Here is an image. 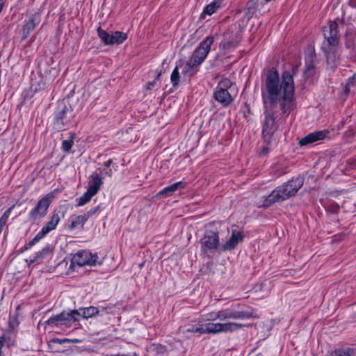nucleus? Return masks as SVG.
<instances>
[{"instance_id": "53", "label": "nucleus", "mask_w": 356, "mask_h": 356, "mask_svg": "<svg viewBox=\"0 0 356 356\" xmlns=\"http://www.w3.org/2000/svg\"><path fill=\"white\" fill-rule=\"evenodd\" d=\"M355 356H356V354H355Z\"/></svg>"}, {"instance_id": "11", "label": "nucleus", "mask_w": 356, "mask_h": 356, "mask_svg": "<svg viewBox=\"0 0 356 356\" xmlns=\"http://www.w3.org/2000/svg\"><path fill=\"white\" fill-rule=\"evenodd\" d=\"M246 325L235 322L228 323H207V334H216L221 332H233L241 329Z\"/></svg>"}, {"instance_id": "34", "label": "nucleus", "mask_w": 356, "mask_h": 356, "mask_svg": "<svg viewBox=\"0 0 356 356\" xmlns=\"http://www.w3.org/2000/svg\"><path fill=\"white\" fill-rule=\"evenodd\" d=\"M229 309H221L218 311V319L220 321H225L227 319H229Z\"/></svg>"}, {"instance_id": "46", "label": "nucleus", "mask_w": 356, "mask_h": 356, "mask_svg": "<svg viewBox=\"0 0 356 356\" xmlns=\"http://www.w3.org/2000/svg\"><path fill=\"white\" fill-rule=\"evenodd\" d=\"M113 163V160L109 159L103 163V166L106 168H110L111 165Z\"/></svg>"}, {"instance_id": "32", "label": "nucleus", "mask_w": 356, "mask_h": 356, "mask_svg": "<svg viewBox=\"0 0 356 356\" xmlns=\"http://www.w3.org/2000/svg\"><path fill=\"white\" fill-rule=\"evenodd\" d=\"M10 333L7 332L0 337V348L5 345L10 346Z\"/></svg>"}, {"instance_id": "10", "label": "nucleus", "mask_w": 356, "mask_h": 356, "mask_svg": "<svg viewBox=\"0 0 356 356\" xmlns=\"http://www.w3.org/2000/svg\"><path fill=\"white\" fill-rule=\"evenodd\" d=\"M97 32L105 45L120 44L127 39V34L122 31H115L109 33L99 26Z\"/></svg>"}, {"instance_id": "50", "label": "nucleus", "mask_w": 356, "mask_h": 356, "mask_svg": "<svg viewBox=\"0 0 356 356\" xmlns=\"http://www.w3.org/2000/svg\"><path fill=\"white\" fill-rule=\"evenodd\" d=\"M30 248L27 246V244L24 245V247L22 249L21 252H24L25 250H29Z\"/></svg>"}, {"instance_id": "25", "label": "nucleus", "mask_w": 356, "mask_h": 356, "mask_svg": "<svg viewBox=\"0 0 356 356\" xmlns=\"http://www.w3.org/2000/svg\"><path fill=\"white\" fill-rule=\"evenodd\" d=\"M250 317L251 315L247 312L229 310V319H247Z\"/></svg>"}, {"instance_id": "44", "label": "nucleus", "mask_w": 356, "mask_h": 356, "mask_svg": "<svg viewBox=\"0 0 356 356\" xmlns=\"http://www.w3.org/2000/svg\"><path fill=\"white\" fill-rule=\"evenodd\" d=\"M70 341V339H54L50 341V343L63 344Z\"/></svg>"}, {"instance_id": "45", "label": "nucleus", "mask_w": 356, "mask_h": 356, "mask_svg": "<svg viewBox=\"0 0 356 356\" xmlns=\"http://www.w3.org/2000/svg\"><path fill=\"white\" fill-rule=\"evenodd\" d=\"M102 177H103L104 174L109 177H111L113 175V171H112V169H111V168H106L104 167V168H102Z\"/></svg>"}, {"instance_id": "28", "label": "nucleus", "mask_w": 356, "mask_h": 356, "mask_svg": "<svg viewBox=\"0 0 356 356\" xmlns=\"http://www.w3.org/2000/svg\"><path fill=\"white\" fill-rule=\"evenodd\" d=\"M355 88H356V74L348 79L344 92L346 94H349L354 92Z\"/></svg>"}, {"instance_id": "18", "label": "nucleus", "mask_w": 356, "mask_h": 356, "mask_svg": "<svg viewBox=\"0 0 356 356\" xmlns=\"http://www.w3.org/2000/svg\"><path fill=\"white\" fill-rule=\"evenodd\" d=\"M243 239V234L241 232L234 230L230 238L222 245L221 249L223 251L232 250L234 249L238 243L241 242Z\"/></svg>"}, {"instance_id": "39", "label": "nucleus", "mask_w": 356, "mask_h": 356, "mask_svg": "<svg viewBox=\"0 0 356 356\" xmlns=\"http://www.w3.org/2000/svg\"><path fill=\"white\" fill-rule=\"evenodd\" d=\"M256 6V2L253 0L249 1L246 4V15H249L250 14H252L254 12Z\"/></svg>"}, {"instance_id": "12", "label": "nucleus", "mask_w": 356, "mask_h": 356, "mask_svg": "<svg viewBox=\"0 0 356 356\" xmlns=\"http://www.w3.org/2000/svg\"><path fill=\"white\" fill-rule=\"evenodd\" d=\"M200 243L201 251L204 254L216 250L220 245L218 233L213 231L207 232L201 239Z\"/></svg>"}, {"instance_id": "42", "label": "nucleus", "mask_w": 356, "mask_h": 356, "mask_svg": "<svg viewBox=\"0 0 356 356\" xmlns=\"http://www.w3.org/2000/svg\"><path fill=\"white\" fill-rule=\"evenodd\" d=\"M161 71L157 73V76H156V78L154 79V80L152 82H149L147 83V90H151L154 86V85L156 84V83L159 80V78L161 75Z\"/></svg>"}, {"instance_id": "49", "label": "nucleus", "mask_w": 356, "mask_h": 356, "mask_svg": "<svg viewBox=\"0 0 356 356\" xmlns=\"http://www.w3.org/2000/svg\"><path fill=\"white\" fill-rule=\"evenodd\" d=\"M349 5L352 8H356V0H349Z\"/></svg>"}, {"instance_id": "20", "label": "nucleus", "mask_w": 356, "mask_h": 356, "mask_svg": "<svg viewBox=\"0 0 356 356\" xmlns=\"http://www.w3.org/2000/svg\"><path fill=\"white\" fill-rule=\"evenodd\" d=\"M53 253V248L48 245L42 248L40 251L35 253L33 258L30 259V264L33 263H41L44 259L50 257Z\"/></svg>"}, {"instance_id": "51", "label": "nucleus", "mask_w": 356, "mask_h": 356, "mask_svg": "<svg viewBox=\"0 0 356 356\" xmlns=\"http://www.w3.org/2000/svg\"><path fill=\"white\" fill-rule=\"evenodd\" d=\"M70 342H72V343H79V342H80V340H79V339H76L70 340Z\"/></svg>"}, {"instance_id": "7", "label": "nucleus", "mask_w": 356, "mask_h": 356, "mask_svg": "<svg viewBox=\"0 0 356 356\" xmlns=\"http://www.w3.org/2000/svg\"><path fill=\"white\" fill-rule=\"evenodd\" d=\"M213 42V36H207L200 43L187 62L186 65L190 69H194L203 63L209 53Z\"/></svg>"}, {"instance_id": "14", "label": "nucleus", "mask_w": 356, "mask_h": 356, "mask_svg": "<svg viewBox=\"0 0 356 356\" xmlns=\"http://www.w3.org/2000/svg\"><path fill=\"white\" fill-rule=\"evenodd\" d=\"M41 15L38 12H35L29 16L27 20H25L22 26V35L23 40L26 39L30 34L33 31L35 27L40 23Z\"/></svg>"}, {"instance_id": "9", "label": "nucleus", "mask_w": 356, "mask_h": 356, "mask_svg": "<svg viewBox=\"0 0 356 356\" xmlns=\"http://www.w3.org/2000/svg\"><path fill=\"white\" fill-rule=\"evenodd\" d=\"M53 198L54 194L52 193H48L41 198L31 211L29 213L30 220L35 221L44 217L47 213Z\"/></svg>"}, {"instance_id": "24", "label": "nucleus", "mask_w": 356, "mask_h": 356, "mask_svg": "<svg viewBox=\"0 0 356 356\" xmlns=\"http://www.w3.org/2000/svg\"><path fill=\"white\" fill-rule=\"evenodd\" d=\"M87 220H88L84 216V214L74 216L72 218V221L70 225V228L72 229H74L76 227L82 228Z\"/></svg>"}, {"instance_id": "17", "label": "nucleus", "mask_w": 356, "mask_h": 356, "mask_svg": "<svg viewBox=\"0 0 356 356\" xmlns=\"http://www.w3.org/2000/svg\"><path fill=\"white\" fill-rule=\"evenodd\" d=\"M327 134L328 131L326 130L318 131L310 133L304 138H302L300 140L299 144L301 146H304L317 142L318 140H321L327 136Z\"/></svg>"}, {"instance_id": "40", "label": "nucleus", "mask_w": 356, "mask_h": 356, "mask_svg": "<svg viewBox=\"0 0 356 356\" xmlns=\"http://www.w3.org/2000/svg\"><path fill=\"white\" fill-rule=\"evenodd\" d=\"M100 209L99 206H97L94 208H92L89 211H88L86 213H83L87 220H88L90 218L95 215Z\"/></svg>"}, {"instance_id": "35", "label": "nucleus", "mask_w": 356, "mask_h": 356, "mask_svg": "<svg viewBox=\"0 0 356 356\" xmlns=\"http://www.w3.org/2000/svg\"><path fill=\"white\" fill-rule=\"evenodd\" d=\"M315 74V68L314 65H309L307 67L306 70H305L304 75L306 79H310L314 76Z\"/></svg>"}, {"instance_id": "26", "label": "nucleus", "mask_w": 356, "mask_h": 356, "mask_svg": "<svg viewBox=\"0 0 356 356\" xmlns=\"http://www.w3.org/2000/svg\"><path fill=\"white\" fill-rule=\"evenodd\" d=\"M356 350L353 348L337 349L329 356H355Z\"/></svg>"}, {"instance_id": "23", "label": "nucleus", "mask_w": 356, "mask_h": 356, "mask_svg": "<svg viewBox=\"0 0 356 356\" xmlns=\"http://www.w3.org/2000/svg\"><path fill=\"white\" fill-rule=\"evenodd\" d=\"M186 183L183 181H179L171 184L168 186L165 187L163 190L159 192L160 195H165V197L171 195V194L176 191L179 188H184Z\"/></svg>"}, {"instance_id": "29", "label": "nucleus", "mask_w": 356, "mask_h": 356, "mask_svg": "<svg viewBox=\"0 0 356 356\" xmlns=\"http://www.w3.org/2000/svg\"><path fill=\"white\" fill-rule=\"evenodd\" d=\"M99 309H100V313L101 315H102L104 313L107 314H114L116 312V306L115 304H108L106 307H99Z\"/></svg>"}, {"instance_id": "41", "label": "nucleus", "mask_w": 356, "mask_h": 356, "mask_svg": "<svg viewBox=\"0 0 356 356\" xmlns=\"http://www.w3.org/2000/svg\"><path fill=\"white\" fill-rule=\"evenodd\" d=\"M44 236L40 235V233L38 232L36 236L33 238V240L29 241L27 244V246L30 248L33 246L35 243H37L40 239H42Z\"/></svg>"}, {"instance_id": "8", "label": "nucleus", "mask_w": 356, "mask_h": 356, "mask_svg": "<svg viewBox=\"0 0 356 356\" xmlns=\"http://www.w3.org/2000/svg\"><path fill=\"white\" fill-rule=\"evenodd\" d=\"M232 85V81L228 79H225L219 82L213 92V98L216 101L224 106H228L234 101L233 97L228 91Z\"/></svg>"}, {"instance_id": "38", "label": "nucleus", "mask_w": 356, "mask_h": 356, "mask_svg": "<svg viewBox=\"0 0 356 356\" xmlns=\"http://www.w3.org/2000/svg\"><path fill=\"white\" fill-rule=\"evenodd\" d=\"M340 207L339 205L334 202H331L327 205V211L332 213H337L339 211Z\"/></svg>"}, {"instance_id": "5", "label": "nucleus", "mask_w": 356, "mask_h": 356, "mask_svg": "<svg viewBox=\"0 0 356 356\" xmlns=\"http://www.w3.org/2000/svg\"><path fill=\"white\" fill-rule=\"evenodd\" d=\"M75 113L70 104L64 101L59 102L55 111L54 126L58 130H64L73 123Z\"/></svg>"}, {"instance_id": "19", "label": "nucleus", "mask_w": 356, "mask_h": 356, "mask_svg": "<svg viewBox=\"0 0 356 356\" xmlns=\"http://www.w3.org/2000/svg\"><path fill=\"white\" fill-rule=\"evenodd\" d=\"M60 220V216L58 212L54 211L51 217L50 220H49L42 228L41 231L39 232L40 235L44 237L51 231L56 229L57 225L58 224Z\"/></svg>"}, {"instance_id": "13", "label": "nucleus", "mask_w": 356, "mask_h": 356, "mask_svg": "<svg viewBox=\"0 0 356 356\" xmlns=\"http://www.w3.org/2000/svg\"><path fill=\"white\" fill-rule=\"evenodd\" d=\"M98 256L88 250H81L76 253L72 259V264L79 266H95L97 264Z\"/></svg>"}, {"instance_id": "15", "label": "nucleus", "mask_w": 356, "mask_h": 356, "mask_svg": "<svg viewBox=\"0 0 356 356\" xmlns=\"http://www.w3.org/2000/svg\"><path fill=\"white\" fill-rule=\"evenodd\" d=\"M242 35L240 31L234 33L233 31H229L225 35L224 40L221 42L223 49H230L236 47L241 42Z\"/></svg>"}, {"instance_id": "47", "label": "nucleus", "mask_w": 356, "mask_h": 356, "mask_svg": "<svg viewBox=\"0 0 356 356\" xmlns=\"http://www.w3.org/2000/svg\"><path fill=\"white\" fill-rule=\"evenodd\" d=\"M269 152V149L267 146H263L261 147V154H267Z\"/></svg>"}, {"instance_id": "21", "label": "nucleus", "mask_w": 356, "mask_h": 356, "mask_svg": "<svg viewBox=\"0 0 356 356\" xmlns=\"http://www.w3.org/2000/svg\"><path fill=\"white\" fill-rule=\"evenodd\" d=\"M225 0H213L209 4L206 6L202 13L200 17L204 18L205 15H211L222 7Z\"/></svg>"}, {"instance_id": "16", "label": "nucleus", "mask_w": 356, "mask_h": 356, "mask_svg": "<svg viewBox=\"0 0 356 356\" xmlns=\"http://www.w3.org/2000/svg\"><path fill=\"white\" fill-rule=\"evenodd\" d=\"M102 168L97 169L90 177L89 186L88 190L96 195L103 184L104 177L102 176Z\"/></svg>"}, {"instance_id": "4", "label": "nucleus", "mask_w": 356, "mask_h": 356, "mask_svg": "<svg viewBox=\"0 0 356 356\" xmlns=\"http://www.w3.org/2000/svg\"><path fill=\"white\" fill-rule=\"evenodd\" d=\"M325 41L323 44V49L328 59H335L339 57L341 47L339 45V25L333 21H330L327 26L323 29Z\"/></svg>"}, {"instance_id": "43", "label": "nucleus", "mask_w": 356, "mask_h": 356, "mask_svg": "<svg viewBox=\"0 0 356 356\" xmlns=\"http://www.w3.org/2000/svg\"><path fill=\"white\" fill-rule=\"evenodd\" d=\"M206 329H207V323L204 325H200L199 326H197V327H195L196 333L207 334Z\"/></svg>"}, {"instance_id": "52", "label": "nucleus", "mask_w": 356, "mask_h": 356, "mask_svg": "<svg viewBox=\"0 0 356 356\" xmlns=\"http://www.w3.org/2000/svg\"><path fill=\"white\" fill-rule=\"evenodd\" d=\"M0 356H3V355H2V351H1V348H0Z\"/></svg>"}, {"instance_id": "3", "label": "nucleus", "mask_w": 356, "mask_h": 356, "mask_svg": "<svg viewBox=\"0 0 356 356\" xmlns=\"http://www.w3.org/2000/svg\"><path fill=\"white\" fill-rule=\"evenodd\" d=\"M304 184V178H293L281 186L276 187L263 202V207L268 208L276 202H284L294 196Z\"/></svg>"}, {"instance_id": "30", "label": "nucleus", "mask_w": 356, "mask_h": 356, "mask_svg": "<svg viewBox=\"0 0 356 356\" xmlns=\"http://www.w3.org/2000/svg\"><path fill=\"white\" fill-rule=\"evenodd\" d=\"M179 78H180V76H179V70H178V67H176L173 70V71L171 74V76H170L171 82L174 87H177L178 86L179 81Z\"/></svg>"}, {"instance_id": "48", "label": "nucleus", "mask_w": 356, "mask_h": 356, "mask_svg": "<svg viewBox=\"0 0 356 356\" xmlns=\"http://www.w3.org/2000/svg\"><path fill=\"white\" fill-rule=\"evenodd\" d=\"M195 327L197 325H192L186 330L187 332H196Z\"/></svg>"}, {"instance_id": "36", "label": "nucleus", "mask_w": 356, "mask_h": 356, "mask_svg": "<svg viewBox=\"0 0 356 356\" xmlns=\"http://www.w3.org/2000/svg\"><path fill=\"white\" fill-rule=\"evenodd\" d=\"M18 316L17 315H14L10 316L8 321L9 327L12 330L17 327L19 325Z\"/></svg>"}, {"instance_id": "31", "label": "nucleus", "mask_w": 356, "mask_h": 356, "mask_svg": "<svg viewBox=\"0 0 356 356\" xmlns=\"http://www.w3.org/2000/svg\"><path fill=\"white\" fill-rule=\"evenodd\" d=\"M13 209V207H10L8 209H7L4 213L2 215V216L0 218V228H1V232H2L3 226L6 225L8 217L11 213V211Z\"/></svg>"}, {"instance_id": "37", "label": "nucleus", "mask_w": 356, "mask_h": 356, "mask_svg": "<svg viewBox=\"0 0 356 356\" xmlns=\"http://www.w3.org/2000/svg\"><path fill=\"white\" fill-rule=\"evenodd\" d=\"M73 139L71 138L69 140H65L62 143V148L64 152H69L73 145Z\"/></svg>"}, {"instance_id": "33", "label": "nucleus", "mask_w": 356, "mask_h": 356, "mask_svg": "<svg viewBox=\"0 0 356 356\" xmlns=\"http://www.w3.org/2000/svg\"><path fill=\"white\" fill-rule=\"evenodd\" d=\"M217 319H218L217 312H211L203 316V320L205 321H214Z\"/></svg>"}, {"instance_id": "2", "label": "nucleus", "mask_w": 356, "mask_h": 356, "mask_svg": "<svg viewBox=\"0 0 356 356\" xmlns=\"http://www.w3.org/2000/svg\"><path fill=\"white\" fill-rule=\"evenodd\" d=\"M264 120L262 134L270 140L282 127L296 107L295 86L293 74L284 71L281 78L275 68L269 69L261 84Z\"/></svg>"}, {"instance_id": "22", "label": "nucleus", "mask_w": 356, "mask_h": 356, "mask_svg": "<svg viewBox=\"0 0 356 356\" xmlns=\"http://www.w3.org/2000/svg\"><path fill=\"white\" fill-rule=\"evenodd\" d=\"M76 311H79V314H81V318L88 319L89 318H92L95 315H98L100 313V309L96 307L90 306L85 308H80L79 309H76Z\"/></svg>"}, {"instance_id": "6", "label": "nucleus", "mask_w": 356, "mask_h": 356, "mask_svg": "<svg viewBox=\"0 0 356 356\" xmlns=\"http://www.w3.org/2000/svg\"><path fill=\"white\" fill-rule=\"evenodd\" d=\"M79 313V311L76 309L70 310L69 312L63 311L50 317L44 322V324L51 327H58L63 325L70 327L72 323L79 321L81 318Z\"/></svg>"}, {"instance_id": "27", "label": "nucleus", "mask_w": 356, "mask_h": 356, "mask_svg": "<svg viewBox=\"0 0 356 356\" xmlns=\"http://www.w3.org/2000/svg\"><path fill=\"white\" fill-rule=\"evenodd\" d=\"M95 195L92 192L87 189L86 192L83 195L77 199L76 207H81L89 202L91 198Z\"/></svg>"}, {"instance_id": "1", "label": "nucleus", "mask_w": 356, "mask_h": 356, "mask_svg": "<svg viewBox=\"0 0 356 356\" xmlns=\"http://www.w3.org/2000/svg\"><path fill=\"white\" fill-rule=\"evenodd\" d=\"M264 120L262 134L270 140L282 127L296 107L295 86L293 74L284 71L281 78L275 68L269 69L261 84Z\"/></svg>"}]
</instances>
